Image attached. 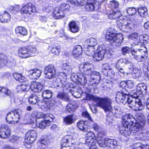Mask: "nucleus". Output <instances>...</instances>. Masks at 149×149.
I'll use <instances>...</instances> for the list:
<instances>
[{"instance_id":"nucleus-57","label":"nucleus","mask_w":149,"mask_h":149,"mask_svg":"<svg viewBox=\"0 0 149 149\" xmlns=\"http://www.w3.org/2000/svg\"><path fill=\"white\" fill-rule=\"evenodd\" d=\"M82 117L88 119L89 122L92 119L90 114L87 111L83 112L82 114Z\"/></svg>"},{"instance_id":"nucleus-54","label":"nucleus","mask_w":149,"mask_h":149,"mask_svg":"<svg viewBox=\"0 0 149 149\" xmlns=\"http://www.w3.org/2000/svg\"><path fill=\"white\" fill-rule=\"evenodd\" d=\"M79 77V83L83 84H84L86 83L87 79L86 77L81 74L80 75Z\"/></svg>"},{"instance_id":"nucleus-26","label":"nucleus","mask_w":149,"mask_h":149,"mask_svg":"<svg viewBox=\"0 0 149 149\" xmlns=\"http://www.w3.org/2000/svg\"><path fill=\"white\" fill-rule=\"evenodd\" d=\"M51 120L50 119L41 121L40 122L36 123V125L37 127H39L41 129H44L47 126H49L51 124Z\"/></svg>"},{"instance_id":"nucleus-47","label":"nucleus","mask_w":149,"mask_h":149,"mask_svg":"<svg viewBox=\"0 0 149 149\" xmlns=\"http://www.w3.org/2000/svg\"><path fill=\"white\" fill-rule=\"evenodd\" d=\"M42 95L44 98L48 99L51 98L52 97V93L50 90H46L43 92Z\"/></svg>"},{"instance_id":"nucleus-56","label":"nucleus","mask_w":149,"mask_h":149,"mask_svg":"<svg viewBox=\"0 0 149 149\" xmlns=\"http://www.w3.org/2000/svg\"><path fill=\"white\" fill-rule=\"evenodd\" d=\"M60 7L63 12L64 10L68 11L70 8V6L69 4L63 3L61 5Z\"/></svg>"},{"instance_id":"nucleus-14","label":"nucleus","mask_w":149,"mask_h":149,"mask_svg":"<svg viewBox=\"0 0 149 149\" xmlns=\"http://www.w3.org/2000/svg\"><path fill=\"white\" fill-rule=\"evenodd\" d=\"M75 140L71 135L64 136L61 141L62 149H69L70 146L73 145Z\"/></svg>"},{"instance_id":"nucleus-45","label":"nucleus","mask_w":149,"mask_h":149,"mask_svg":"<svg viewBox=\"0 0 149 149\" xmlns=\"http://www.w3.org/2000/svg\"><path fill=\"white\" fill-rule=\"evenodd\" d=\"M130 63V61L127 58H125L120 59L116 63V66H123L125 64H127Z\"/></svg>"},{"instance_id":"nucleus-23","label":"nucleus","mask_w":149,"mask_h":149,"mask_svg":"<svg viewBox=\"0 0 149 149\" xmlns=\"http://www.w3.org/2000/svg\"><path fill=\"white\" fill-rule=\"evenodd\" d=\"M28 72L29 74L31 75V77L34 79H38L42 72L41 70L36 69L28 70Z\"/></svg>"},{"instance_id":"nucleus-24","label":"nucleus","mask_w":149,"mask_h":149,"mask_svg":"<svg viewBox=\"0 0 149 149\" xmlns=\"http://www.w3.org/2000/svg\"><path fill=\"white\" fill-rule=\"evenodd\" d=\"M95 139L94 133L91 132H88L87 134L85 143L87 144L92 143L93 144H94L96 142Z\"/></svg>"},{"instance_id":"nucleus-38","label":"nucleus","mask_w":149,"mask_h":149,"mask_svg":"<svg viewBox=\"0 0 149 149\" xmlns=\"http://www.w3.org/2000/svg\"><path fill=\"white\" fill-rule=\"evenodd\" d=\"M147 88V87L144 84H139L136 88L137 91H138V92L137 93L140 95L141 94L144 92L146 91Z\"/></svg>"},{"instance_id":"nucleus-29","label":"nucleus","mask_w":149,"mask_h":149,"mask_svg":"<svg viewBox=\"0 0 149 149\" xmlns=\"http://www.w3.org/2000/svg\"><path fill=\"white\" fill-rule=\"evenodd\" d=\"M82 52V49L81 46L77 45L74 46L72 52V54L74 57H78L81 55Z\"/></svg>"},{"instance_id":"nucleus-37","label":"nucleus","mask_w":149,"mask_h":149,"mask_svg":"<svg viewBox=\"0 0 149 149\" xmlns=\"http://www.w3.org/2000/svg\"><path fill=\"white\" fill-rule=\"evenodd\" d=\"M74 121L73 116L72 115H69L64 117L63 118V122L66 125L72 124L73 123Z\"/></svg>"},{"instance_id":"nucleus-2","label":"nucleus","mask_w":149,"mask_h":149,"mask_svg":"<svg viewBox=\"0 0 149 149\" xmlns=\"http://www.w3.org/2000/svg\"><path fill=\"white\" fill-rule=\"evenodd\" d=\"M86 99L96 102V105L103 109L105 112L111 111L112 109L111 100L109 98H100L87 93H85Z\"/></svg>"},{"instance_id":"nucleus-25","label":"nucleus","mask_w":149,"mask_h":149,"mask_svg":"<svg viewBox=\"0 0 149 149\" xmlns=\"http://www.w3.org/2000/svg\"><path fill=\"white\" fill-rule=\"evenodd\" d=\"M68 26L70 31L74 33L79 31V29L77 24L74 21H72L69 22Z\"/></svg>"},{"instance_id":"nucleus-8","label":"nucleus","mask_w":149,"mask_h":149,"mask_svg":"<svg viewBox=\"0 0 149 149\" xmlns=\"http://www.w3.org/2000/svg\"><path fill=\"white\" fill-rule=\"evenodd\" d=\"M136 120L137 123L135 124L133 126H130V130L131 133H136L143 127V125L145 123V118L144 115L142 114H139L137 116Z\"/></svg>"},{"instance_id":"nucleus-6","label":"nucleus","mask_w":149,"mask_h":149,"mask_svg":"<svg viewBox=\"0 0 149 149\" xmlns=\"http://www.w3.org/2000/svg\"><path fill=\"white\" fill-rule=\"evenodd\" d=\"M97 143L100 147L108 149H113L116 147L117 142L116 140L98 136L97 138Z\"/></svg>"},{"instance_id":"nucleus-44","label":"nucleus","mask_w":149,"mask_h":149,"mask_svg":"<svg viewBox=\"0 0 149 149\" xmlns=\"http://www.w3.org/2000/svg\"><path fill=\"white\" fill-rule=\"evenodd\" d=\"M141 74V72L140 69L135 68L133 69L132 74L134 78H136L140 77Z\"/></svg>"},{"instance_id":"nucleus-64","label":"nucleus","mask_w":149,"mask_h":149,"mask_svg":"<svg viewBox=\"0 0 149 149\" xmlns=\"http://www.w3.org/2000/svg\"><path fill=\"white\" fill-rule=\"evenodd\" d=\"M32 117L29 114L27 113L25 115L24 119L29 122H30L32 121Z\"/></svg>"},{"instance_id":"nucleus-21","label":"nucleus","mask_w":149,"mask_h":149,"mask_svg":"<svg viewBox=\"0 0 149 149\" xmlns=\"http://www.w3.org/2000/svg\"><path fill=\"white\" fill-rule=\"evenodd\" d=\"M44 86L40 83L36 82H32L30 85V89L34 92H38L41 91Z\"/></svg>"},{"instance_id":"nucleus-4","label":"nucleus","mask_w":149,"mask_h":149,"mask_svg":"<svg viewBox=\"0 0 149 149\" xmlns=\"http://www.w3.org/2000/svg\"><path fill=\"white\" fill-rule=\"evenodd\" d=\"M134 119L132 115L130 114H126L123 117V125L120 128V132L121 134L127 136L131 134L130 125L132 124Z\"/></svg>"},{"instance_id":"nucleus-36","label":"nucleus","mask_w":149,"mask_h":149,"mask_svg":"<svg viewBox=\"0 0 149 149\" xmlns=\"http://www.w3.org/2000/svg\"><path fill=\"white\" fill-rule=\"evenodd\" d=\"M88 125V122L87 123L86 121L84 122L80 121L77 124L78 128L81 130L84 131H87V125Z\"/></svg>"},{"instance_id":"nucleus-59","label":"nucleus","mask_w":149,"mask_h":149,"mask_svg":"<svg viewBox=\"0 0 149 149\" xmlns=\"http://www.w3.org/2000/svg\"><path fill=\"white\" fill-rule=\"evenodd\" d=\"M80 74H72L71 78H72L73 81H76L77 82H79V77H80Z\"/></svg>"},{"instance_id":"nucleus-30","label":"nucleus","mask_w":149,"mask_h":149,"mask_svg":"<svg viewBox=\"0 0 149 149\" xmlns=\"http://www.w3.org/2000/svg\"><path fill=\"white\" fill-rule=\"evenodd\" d=\"M56 97L68 102L70 100L69 95L64 92H58L56 95Z\"/></svg>"},{"instance_id":"nucleus-61","label":"nucleus","mask_w":149,"mask_h":149,"mask_svg":"<svg viewBox=\"0 0 149 149\" xmlns=\"http://www.w3.org/2000/svg\"><path fill=\"white\" fill-rule=\"evenodd\" d=\"M110 4L112 7L114 8H117L119 6L118 2L117 1L114 0L111 1Z\"/></svg>"},{"instance_id":"nucleus-3","label":"nucleus","mask_w":149,"mask_h":149,"mask_svg":"<svg viewBox=\"0 0 149 149\" xmlns=\"http://www.w3.org/2000/svg\"><path fill=\"white\" fill-rule=\"evenodd\" d=\"M116 31L114 29H109L105 34L106 38L111 43L112 45L119 47L123 39L121 33L116 34Z\"/></svg>"},{"instance_id":"nucleus-22","label":"nucleus","mask_w":149,"mask_h":149,"mask_svg":"<svg viewBox=\"0 0 149 149\" xmlns=\"http://www.w3.org/2000/svg\"><path fill=\"white\" fill-rule=\"evenodd\" d=\"M61 9L59 7L56 8L54 9L53 15L56 19H61L65 16L63 12Z\"/></svg>"},{"instance_id":"nucleus-40","label":"nucleus","mask_w":149,"mask_h":149,"mask_svg":"<svg viewBox=\"0 0 149 149\" xmlns=\"http://www.w3.org/2000/svg\"><path fill=\"white\" fill-rule=\"evenodd\" d=\"M40 100L37 96L35 94L32 95L29 99V102L32 104H35L36 103L38 104V101Z\"/></svg>"},{"instance_id":"nucleus-27","label":"nucleus","mask_w":149,"mask_h":149,"mask_svg":"<svg viewBox=\"0 0 149 149\" xmlns=\"http://www.w3.org/2000/svg\"><path fill=\"white\" fill-rule=\"evenodd\" d=\"M10 19L9 14L6 11L2 15L0 14V21L2 23L8 22Z\"/></svg>"},{"instance_id":"nucleus-12","label":"nucleus","mask_w":149,"mask_h":149,"mask_svg":"<svg viewBox=\"0 0 149 149\" xmlns=\"http://www.w3.org/2000/svg\"><path fill=\"white\" fill-rule=\"evenodd\" d=\"M36 51L35 48L30 47L27 49L25 47L19 48L18 50V55L22 58H26L32 56V53H35Z\"/></svg>"},{"instance_id":"nucleus-28","label":"nucleus","mask_w":149,"mask_h":149,"mask_svg":"<svg viewBox=\"0 0 149 149\" xmlns=\"http://www.w3.org/2000/svg\"><path fill=\"white\" fill-rule=\"evenodd\" d=\"M61 67L63 70L64 76L66 77L67 75L70 74L72 71V69L70 66L67 63L63 64L61 65Z\"/></svg>"},{"instance_id":"nucleus-62","label":"nucleus","mask_w":149,"mask_h":149,"mask_svg":"<svg viewBox=\"0 0 149 149\" xmlns=\"http://www.w3.org/2000/svg\"><path fill=\"white\" fill-rule=\"evenodd\" d=\"M102 71L104 72V70H109L111 68L110 66L107 63H105L103 64L102 65Z\"/></svg>"},{"instance_id":"nucleus-33","label":"nucleus","mask_w":149,"mask_h":149,"mask_svg":"<svg viewBox=\"0 0 149 149\" xmlns=\"http://www.w3.org/2000/svg\"><path fill=\"white\" fill-rule=\"evenodd\" d=\"M88 45L91 48H95V47L97 44V40L93 38H90L86 40Z\"/></svg>"},{"instance_id":"nucleus-43","label":"nucleus","mask_w":149,"mask_h":149,"mask_svg":"<svg viewBox=\"0 0 149 149\" xmlns=\"http://www.w3.org/2000/svg\"><path fill=\"white\" fill-rule=\"evenodd\" d=\"M139 40L140 42L143 40L144 44L149 45V36L147 35L143 34L140 35L139 36Z\"/></svg>"},{"instance_id":"nucleus-60","label":"nucleus","mask_w":149,"mask_h":149,"mask_svg":"<svg viewBox=\"0 0 149 149\" xmlns=\"http://www.w3.org/2000/svg\"><path fill=\"white\" fill-rule=\"evenodd\" d=\"M138 34L137 33H133L130 35L129 38L130 39L132 40H136L138 38Z\"/></svg>"},{"instance_id":"nucleus-39","label":"nucleus","mask_w":149,"mask_h":149,"mask_svg":"<svg viewBox=\"0 0 149 149\" xmlns=\"http://www.w3.org/2000/svg\"><path fill=\"white\" fill-rule=\"evenodd\" d=\"M15 31L17 33L23 36L26 35L27 34L26 30L21 26L17 27L15 29Z\"/></svg>"},{"instance_id":"nucleus-9","label":"nucleus","mask_w":149,"mask_h":149,"mask_svg":"<svg viewBox=\"0 0 149 149\" xmlns=\"http://www.w3.org/2000/svg\"><path fill=\"white\" fill-rule=\"evenodd\" d=\"M16 63V61L14 58L11 57H6L3 54H0V68L3 67L5 65L9 68L14 67Z\"/></svg>"},{"instance_id":"nucleus-34","label":"nucleus","mask_w":149,"mask_h":149,"mask_svg":"<svg viewBox=\"0 0 149 149\" xmlns=\"http://www.w3.org/2000/svg\"><path fill=\"white\" fill-rule=\"evenodd\" d=\"M66 79H64V80H60V79H57L55 81L56 84L55 85V86L57 89H59L62 87L63 86L67 88L66 81H65Z\"/></svg>"},{"instance_id":"nucleus-15","label":"nucleus","mask_w":149,"mask_h":149,"mask_svg":"<svg viewBox=\"0 0 149 149\" xmlns=\"http://www.w3.org/2000/svg\"><path fill=\"white\" fill-rule=\"evenodd\" d=\"M45 77L50 79L54 78L56 75V69L54 66L52 65H49L46 67L44 70Z\"/></svg>"},{"instance_id":"nucleus-52","label":"nucleus","mask_w":149,"mask_h":149,"mask_svg":"<svg viewBox=\"0 0 149 149\" xmlns=\"http://www.w3.org/2000/svg\"><path fill=\"white\" fill-rule=\"evenodd\" d=\"M136 10L134 8H129L127 9L126 12L130 15H134L136 13Z\"/></svg>"},{"instance_id":"nucleus-7","label":"nucleus","mask_w":149,"mask_h":149,"mask_svg":"<svg viewBox=\"0 0 149 149\" xmlns=\"http://www.w3.org/2000/svg\"><path fill=\"white\" fill-rule=\"evenodd\" d=\"M21 112L20 110H17L12 111L7 114L6 120L9 123L15 124L19 121L20 117Z\"/></svg>"},{"instance_id":"nucleus-20","label":"nucleus","mask_w":149,"mask_h":149,"mask_svg":"<svg viewBox=\"0 0 149 149\" xmlns=\"http://www.w3.org/2000/svg\"><path fill=\"white\" fill-rule=\"evenodd\" d=\"M36 9L35 6L31 3H28L23 6L21 10V12L22 13H29L30 15L36 12Z\"/></svg>"},{"instance_id":"nucleus-48","label":"nucleus","mask_w":149,"mask_h":149,"mask_svg":"<svg viewBox=\"0 0 149 149\" xmlns=\"http://www.w3.org/2000/svg\"><path fill=\"white\" fill-rule=\"evenodd\" d=\"M138 93V91H137V89L136 90H134L132 91L131 92V97H132L133 99H138L140 100H141V102L143 103V109L144 108V104L143 102L141 100L138 98V95H140V94Z\"/></svg>"},{"instance_id":"nucleus-19","label":"nucleus","mask_w":149,"mask_h":149,"mask_svg":"<svg viewBox=\"0 0 149 149\" xmlns=\"http://www.w3.org/2000/svg\"><path fill=\"white\" fill-rule=\"evenodd\" d=\"M37 136V133L36 131L29 130L26 135L25 141L28 144H32L36 140Z\"/></svg>"},{"instance_id":"nucleus-13","label":"nucleus","mask_w":149,"mask_h":149,"mask_svg":"<svg viewBox=\"0 0 149 149\" xmlns=\"http://www.w3.org/2000/svg\"><path fill=\"white\" fill-rule=\"evenodd\" d=\"M97 52L94 53L93 56L94 61H101L104 58L105 53L107 52L106 47L104 45H101L97 47Z\"/></svg>"},{"instance_id":"nucleus-5","label":"nucleus","mask_w":149,"mask_h":149,"mask_svg":"<svg viewBox=\"0 0 149 149\" xmlns=\"http://www.w3.org/2000/svg\"><path fill=\"white\" fill-rule=\"evenodd\" d=\"M117 25L119 28L123 31L134 29L137 26L136 21L130 19H120L117 22Z\"/></svg>"},{"instance_id":"nucleus-46","label":"nucleus","mask_w":149,"mask_h":149,"mask_svg":"<svg viewBox=\"0 0 149 149\" xmlns=\"http://www.w3.org/2000/svg\"><path fill=\"white\" fill-rule=\"evenodd\" d=\"M13 76L15 79L20 82H23L25 80V77L21 74L15 72L13 74Z\"/></svg>"},{"instance_id":"nucleus-18","label":"nucleus","mask_w":149,"mask_h":149,"mask_svg":"<svg viewBox=\"0 0 149 149\" xmlns=\"http://www.w3.org/2000/svg\"><path fill=\"white\" fill-rule=\"evenodd\" d=\"M79 68L81 72L88 75H89L93 72L92 65L87 63L81 64Z\"/></svg>"},{"instance_id":"nucleus-55","label":"nucleus","mask_w":149,"mask_h":149,"mask_svg":"<svg viewBox=\"0 0 149 149\" xmlns=\"http://www.w3.org/2000/svg\"><path fill=\"white\" fill-rule=\"evenodd\" d=\"M52 52L55 55H58L59 53V48L56 46L51 47Z\"/></svg>"},{"instance_id":"nucleus-50","label":"nucleus","mask_w":149,"mask_h":149,"mask_svg":"<svg viewBox=\"0 0 149 149\" xmlns=\"http://www.w3.org/2000/svg\"><path fill=\"white\" fill-rule=\"evenodd\" d=\"M88 125L96 131H98L100 128V126L96 123H95L93 119L88 122Z\"/></svg>"},{"instance_id":"nucleus-51","label":"nucleus","mask_w":149,"mask_h":149,"mask_svg":"<svg viewBox=\"0 0 149 149\" xmlns=\"http://www.w3.org/2000/svg\"><path fill=\"white\" fill-rule=\"evenodd\" d=\"M145 148L144 145L139 143L135 144L134 145L131 146L130 149H144Z\"/></svg>"},{"instance_id":"nucleus-11","label":"nucleus","mask_w":149,"mask_h":149,"mask_svg":"<svg viewBox=\"0 0 149 149\" xmlns=\"http://www.w3.org/2000/svg\"><path fill=\"white\" fill-rule=\"evenodd\" d=\"M90 77L88 81L89 84L93 86L94 89L96 88L100 79V75L99 72L97 71L92 72L90 74Z\"/></svg>"},{"instance_id":"nucleus-10","label":"nucleus","mask_w":149,"mask_h":149,"mask_svg":"<svg viewBox=\"0 0 149 149\" xmlns=\"http://www.w3.org/2000/svg\"><path fill=\"white\" fill-rule=\"evenodd\" d=\"M147 52L146 51L140 49L136 50L134 49L131 51L133 58L138 62L144 61L146 59L148 55Z\"/></svg>"},{"instance_id":"nucleus-63","label":"nucleus","mask_w":149,"mask_h":149,"mask_svg":"<svg viewBox=\"0 0 149 149\" xmlns=\"http://www.w3.org/2000/svg\"><path fill=\"white\" fill-rule=\"evenodd\" d=\"M122 52L123 55H125L130 52V48L128 47H125L122 48Z\"/></svg>"},{"instance_id":"nucleus-17","label":"nucleus","mask_w":149,"mask_h":149,"mask_svg":"<svg viewBox=\"0 0 149 149\" xmlns=\"http://www.w3.org/2000/svg\"><path fill=\"white\" fill-rule=\"evenodd\" d=\"M99 8V2L94 0H88L85 6L86 10L88 11L97 10Z\"/></svg>"},{"instance_id":"nucleus-58","label":"nucleus","mask_w":149,"mask_h":149,"mask_svg":"<svg viewBox=\"0 0 149 149\" xmlns=\"http://www.w3.org/2000/svg\"><path fill=\"white\" fill-rule=\"evenodd\" d=\"M72 95L76 98H79L81 96V94L77 91H74L71 90L70 92Z\"/></svg>"},{"instance_id":"nucleus-35","label":"nucleus","mask_w":149,"mask_h":149,"mask_svg":"<svg viewBox=\"0 0 149 149\" xmlns=\"http://www.w3.org/2000/svg\"><path fill=\"white\" fill-rule=\"evenodd\" d=\"M121 15V13L120 11L112 10L110 11L108 17L109 19H113L118 18Z\"/></svg>"},{"instance_id":"nucleus-42","label":"nucleus","mask_w":149,"mask_h":149,"mask_svg":"<svg viewBox=\"0 0 149 149\" xmlns=\"http://www.w3.org/2000/svg\"><path fill=\"white\" fill-rule=\"evenodd\" d=\"M68 1L71 4L77 6H82L85 3L84 0H68Z\"/></svg>"},{"instance_id":"nucleus-31","label":"nucleus","mask_w":149,"mask_h":149,"mask_svg":"<svg viewBox=\"0 0 149 149\" xmlns=\"http://www.w3.org/2000/svg\"><path fill=\"white\" fill-rule=\"evenodd\" d=\"M38 105L42 110L44 111H46L49 108V102H46L43 100L38 101Z\"/></svg>"},{"instance_id":"nucleus-32","label":"nucleus","mask_w":149,"mask_h":149,"mask_svg":"<svg viewBox=\"0 0 149 149\" xmlns=\"http://www.w3.org/2000/svg\"><path fill=\"white\" fill-rule=\"evenodd\" d=\"M10 91L8 89L0 87V97L3 98L10 96Z\"/></svg>"},{"instance_id":"nucleus-53","label":"nucleus","mask_w":149,"mask_h":149,"mask_svg":"<svg viewBox=\"0 0 149 149\" xmlns=\"http://www.w3.org/2000/svg\"><path fill=\"white\" fill-rule=\"evenodd\" d=\"M95 51V48H90V50H88V49H86L85 50V53L87 55L91 56L94 54Z\"/></svg>"},{"instance_id":"nucleus-1","label":"nucleus","mask_w":149,"mask_h":149,"mask_svg":"<svg viewBox=\"0 0 149 149\" xmlns=\"http://www.w3.org/2000/svg\"><path fill=\"white\" fill-rule=\"evenodd\" d=\"M116 100L118 104H125L127 103L131 108H135L136 110L141 111L143 109V105L141 100L138 99L129 97L124 91L116 93Z\"/></svg>"},{"instance_id":"nucleus-16","label":"nucleus","mask_w":149,"mask_h":149,"mask_svg":"<svg viewBox=\"0 0 149 149\" xmlns=\"http://www.w3.org/2000/svg\"><path fill=\"white\" fill-rule=\"evenodd\" d=\"M11 134V130L7 125H0V138L6 139L10 136Z\"/></svg>"},{"instance_id":"nucleus-49","label":"nucleus","mask_w":149,"mask_h":149,"mask_svg":"<svg viewBox=\"0 0 149 149\" xmlns=\"http://www.w3.org/2000/svg\"><path fill=\"white\" fill-rule=\"evenodd\" d=\"M138 12L139 15L142 17H144L148 15L147 10L145 8H138Z\"/></svg>"},{"instance_id":"nucleus-41","label":"nucleus","mask_w":149,"mask_h":149,"mask_svg":"<svg viewBox=\"0 0 149 149\" xmlns=\"http://www.w3.org/2000/svg\"><path fill=\"white\" fill-rule=\"evenodd\" d=\"M17 89L19 91H27L30 89V85L29 84H22L18 86Z\"/></svg>"}]
</instances>
